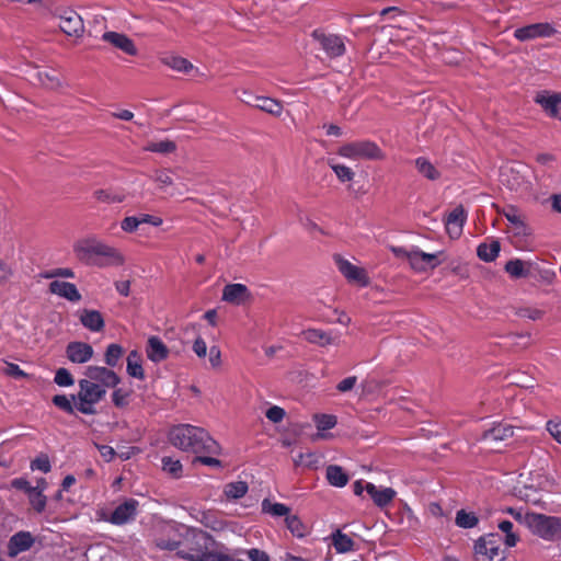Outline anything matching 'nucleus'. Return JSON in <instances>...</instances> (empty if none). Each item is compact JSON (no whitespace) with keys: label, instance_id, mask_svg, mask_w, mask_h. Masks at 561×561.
<instances>
[{"label":"nucleus","instance_id":"obj_4","mask_svg":"<svg viewBox=\"0 0 561 561\" xmlns=\"http://www.w3.org/2000/svg\"><path fill=\"white\" fill-rule=\"evenodd\" d=\"M337 154L350 160L381 161L386 158L383 150L369 139L345 142L339 147Z\"/></svg>","mask_w":561,"mask_h":561},{"label":"nucleus","instance_id":"obj_64","mask_svg":"<svg viewBox=\"0 0 561 561\" xmlns=\"http://www.w3.org/2000/svg\"><path fill=\"white\" fill-rule=\"evenodd\" d=\"M546 427L550 435L561 444V421H548Z\"/></svg>","mask_w":561,"mask_h":561},{"label":"nucleus","instance_id":"obj_47","mask_svg":"<svg viewBox=\"0 0 561 561\" xmlns=\"http://www.w3.org/2000/svg\"><path fill=\"white\" fill-rule=\"evenodd\" d=\"M123 354L124 350L121 345L110 344L104 355L105 364L110 367H115L118 364Z\"/></svg>","mask_w":561,"mask_h":561},{"label":"nucleus","instance_id":"obj_2","mask_svg":"<svg viewBox=\"0 0 561 561\" xmlns=\"http://www.w3.org/2000/svg\"><path fill=\"white\" fill-rule=\"evenodd\" d=\"M179 557L188 561H245L231 554L226 546L207 533L188 527Z\"/></svg>","mask_w":561,"mask_h":561},{"label":"nucleus","instance_id":"obj_53","mask_svg":"<svg viewBox=\"0 0 561 561\" xmlns=\"http://www.w3.org/2000/svg\"><path fill=\"white\" fill-rule=\"evenodd\" d=\"M53 402L56 407L64 410L67 413H72L76 408L77 400H73L72 397L68 398L65 394H57L53 398Z\"/></svg>","mask_w":561,"mask_h":561},{"label":"nucleus","instance_id":"obj_16","mask_svg":"<svg viewBox=\"0 0 561 561\" xmlns=\"http://www.w3.org/2000/svg\"><path fill=\"white\" fill-rule=\"evenodd\" d=\"M139 503L135 499L125 500L113 511L110 522L114 525H124L135 518Z\"/></svg>","mask_w":561,"mask_h":561},{"label":"nucleus","instance_id":"obj_18","mask_svg":"<svg viewBox=\"0 0 561 561\" xmlns=\"http://www.w3.org/2000/svg\"><path fill=\"white\" fill-rule=\"evenodd\" d=\"M93 354V347L84 342H70L66 347V356L73 364H85Z\"/></svg>","mask_w":561,"mask_h":561},{"label":"nucleus","instance_id":"obj_22","mask_svg":"<svg viewBox=\"0 0 561 561\" xmlns=\"http://www.w3.org/2000/svg\"><path fill=\"white\" fill-rule=\"evenodd\" d=\"M365 491L379 507L388 505L397 495V492L392 488H377L370 482L365 483Z\"/></svg>","mask_w":561,"mask_h":561},{"label":"nucleus","instance_id":"obj_10","mask_svg":"<svg viewBox=\"0 0 561 561\" xmlns=\"http://www.w3.org/2000/svg\"><path fill=\"white\" fill-rule=\"evenodd\" d=\"M557 34V28L549 22H540L517 27L514 37L519 42H528L537 38H549Z\"/></svg>","mask_w":561,"mask_h":561},{"label":"nucleus","instance_id":"obj_13","mask_svg":"<svg viewBox=\"0 0 561 561\" xmlns=\"http://www.w3.org/2000/svg\"><path fill=\"white\" fill-rule=\"evenodd\" d=\"M440 253H425L417 248H412L409 255V264L416 272L433 270L440 264L438 259Z\"/></svg>","mask_w":561,"mask_h":561},{"label":"nucleus","instance_id":"obj_38","mask_svg":"<svg viewBox=\"0 0 561 561\" xmlns=\"http://www.w3.org/2000/svg\"><path fill=\"white\" fill-rule=\"evenodd\" d=\"M327 479L333 486L342 488L346 485L348 477L339 466H329L327 468Z\"/></svg>","mask_w":561,"mask_h":561},{"label":"nucleus","instance_id":"obj_1","mask_svg":"<svg viewBox=\"0 0 561 561\" xmlns=\"http://www.w3.org/2000/svg\"><path fill=\"white\" fill-rule=\"evenodd\" d=\"M121 382L117 374L103 366H88L84 378L78 381L79 391L72 396L76 409L83 414H94L95 405L103 400L107 389L115 388Z\"/></svg>","mask_w":561,"mask_h":561},{"label":"nucleus","instance_id":"obj_43","mask_svg":"<svg viewBox=\"0 0 561 561\" xmlns=\"http://www.w3.org/2000/svg\"><path fill=\"white\" fill-rule=\"evenodd\" d=\"M285 523L289 531L298 538H302L308 534V527L300 520L297 515L287 516L285 518Z\"/></svg>","mask_w":561,"mask_h":561},{"label":"nucleus","instance_id":"obj_61","mask_svg":"<svg viewBox=\"0 0 561 561\" xmlns=\"http://www.w3.org/2000/svg\"><path fill=\"white\" fill-rule=\"evenodd\" d=\"M265 416L273 423H279L285 417V410L280 407L273 405L266 411Z\"/></svg>","mask_w":561,"mask_h":561},{"label":"nucleus","instance_id":"obj_35","mask_svg":"<svg viewBox=\"0 0 561 561\" xmlns=\"http://www.w3.org/2000/svg\"><path fill=\"white\" fill-rule=\"evenodd\" d=\"M154 181L158 187L170 196L182 194V192L173 187V179L169 171H158L154 175Z\"/></svg>","mask_w":561,"mask_h":561},{"label":"nucleus","instance_id":"obj_23","mask_svg":"<svg viewBox=\"0 0 561 561\" xmlns=\"http://www.w3.org/2000/svg\"><path fill=\"white\" fill-rule=\"evenodd\" d=\"M168 346L158 336H150L147 342L146 354L148 359L153 363H160L169 356Z\"/></svg>","mask_w":561,"mask_h":561},{"label":"nucleus","instance_id":"obj_42","mask_svg":"<svg viewBox=\"0 0 561 561\" xmlns=\"http://www.w3.org/2000/svg\"><path fill=\"white\" fill-rule=\"evenodd\" d=\"M38 82L47 89H57L61 82L56 71L38 70L36 72Z\"/></svg>","mask_w":561,"mask_h":561},{"label":"nucleus","instance_id":"obj_34","mask_svg":"<svg viewBox=\"0 0 561 561\" xmlns=\"http://www.w3.org/2000/svg\"><path fill=\"white\" fill-rule=\"evenodd\" d=\"M331 539L334 549L339 553L348 552L354 548L353 539L348 535L342 533L340 529L331 535Z\"/></svg>","mask_w":561,"mask_h":561},{"label":"nucleus","instance_id":"obj_44","mask_svg":"<svg viewBox=\"0 0 561 561\" xmlns=\"http://www.w3.org/2000/svg\"><path fill=\"white\" fill-rule=\"evenodd\" d=\"M505 218L517 229V231L524 232L526 227L524 222V216L513 206H508L503 210Z\"/></svg>","mask_w":561,"mask_h":561},{"label":"nucleus","instance_id":"obj_7","mask_svg":"<svg viewBox=\"0 0 561 561\" xmlns=\"http://www.w3.org/2000/svg\"><path fill=\"white\" fill-rule=\"evenodd\" d=\"M501 182L511 191L528 193L531 190L528 170L524 165H506L501 170Z\"/></svg>","mask_w":561,"mask_h":561},{"label":"nucleus","instance_id":"obj_33","mask_svg":"<svg viewBox=\"0 0 561 561\" xmlns=\"http://www.w3.org/2000/svg\"><path fill=\"white\" fill-rule=\"evenodd\" d=\"M313 421L318 428V433L313 437L314 440L325 438V434L322 432L331 430L336 425V416L332 414H317L314 415Z\"/></svg>","mask_w":561,"mask_h":561},{"label":"nucleus","instance_id":"obj_29","mask_svg":"<svg viewBox=\"0 0 561 561\" xmlns=\"http://www.w3.org/2000/svg\"><path fill=\"white\" fill-rule=\"evenodd\" d=\"M82 325L90 331L100 332L104 328L102 314L96 310L84 309L80 314Z\"/></svg>","mask_w":561,"mask_h":561},{"label":"nucleus","instance_id":"obj_28","mask_svg":"<svg viewBox=\"0 0 561 561\" xmlns=\"http://www.w3.org/2000/svg\"><path fill=\"white\" fill-rule=\"evenodd\" d=\"M302 337L309 343L317 344L319 346H327L336 342L330 333L319 329H307L301 332Z\"/></svg>","mask_w":561,"mask_h":561},{"label":"nucleus","instance_id":"obj_8","mask_svg":"<svg viewBox=\"0 0 561 561\" xmlns=\"http://www.w3.org/2000/svg\"><path fill=\"white\" fill-rule=\"evenodd\" d=\"M476 561H503L505 551L501 548L499 536L490 534L483 536L474 543Z\"/></svg>","mask_w":561,"mask_h":561},{"label":"nucleus","instance_id":"obj_31","mask_svg":"<svg viewBox=\"0 0 561 561\" xmlns=\"http://www.w3.org/2000/svg\"><path fill=\"white\" fill-rule=\"evenodd\" d=\"M415 168L427 180L436 181L440 178L439 170L425 157H420L415 160Z\"/></svg>","mask_w":561,"mask_h":561},{"label":"nucleus","instance_id":"obj_6","mask_svg":"<svg viewBox=\"0 0 561 561\" xmlns=\"http://www.w3.org/2000/svg\"><path fill=\"white\" fill-rule=\"evenodd\" d=\"M186 529L187 527L184 525L172 523L164 524L156 534L154 543L159 549L175 551L179 556V550L182 548Z\"/></svg>","mask_w":561,"mask_h":561},{"label":"nucleus","instance_id":"obj_58","mask_svg":"<svg viewBox=\"0 0 561 561\" xmlns=\"http://www.w3.org/2000/svg\"><path fill=\"white\" fill-rule=\"evenodd\" d=\"M3 373L15 379L26 378L28 375L22 370L16 364L5 362Z\"/></svg>","mask_w":561,"mask_h":561},{"label":"nucleus","instance_id":"obj_36","mask_svg":"<svg viewBox=\"0 0 561 561\" xmlns=\"http://www.w3.org/2000/svg\"><path fill=\"white\" fill-rule=\"evenodd\" d=\"M500 252V242L493 240L490 243H482L477 249L478 256L485 262H492L496 259Z\"/></svg>","mask_w":561,"mask_h":561},{"label":"nucleus","instance_id":"obj_32","mask_svg":"<svg viewBox=\"0 0 561 561\" xmlns=\"http://www.w3.org/2000/svg\"><path fill=\"white\" fill-rule=\"evenodd\" d=\"M127 374L137 379L145 378V371L142 369L141 356L137 351H131L127 356Z\"/></svg>","mask_w":561,"mask_h":561},{"label":"nucleus","instance_id":"obj_27","mask_svg":"<svg viewBox=\"0 0 561 561\" xmlns=\"http://www.w3.org/2000/svg\"><path fill=\"white\" fill-rule=\"evenodd\" d=\"M513 434L514 430L512 425L500 423L484 432L482 439L486 443L503 442L511 438Z\"/></svg>","mask_w":561,"mask_h":561},{"label":"nucleus","instance_id":"obj_11","mask_svg":"<svg viewBox=\"0 0 561 561\" xmlns=\"http://www.w3.org/2000/svg\"><path fill=\"white\" fill-rule=\"evenodd\" d=\"M334 260L339 271L350 283L356 284L362 287L368 285L369 278L367 276L366 271L363 267L357 266L350 262L348 260L339 255L335 256Z\"/></svg>","mask_w":561,"mask_h":561},{"label":"nucleus","instance_id":"obj_51","mask_svg":"<svg viewBox=\"0 0 561 561\" xmlns=\"http://www.w3.org/2000/svg\"><path fill=\"white\" fill-rule=\"evenodd\" d=\"M27 495H28V501H30L32 507L36 512L41 513L45 510L46 496L43 495V492L39 489H32V491H30V493Z\"/></svg>","mask_w":561,"mask_h":561},{"label":"nucleus","instance_id":"obj_17","mask_svg":"<svg viewBox=\"0 0 561 561\" xmlns=\"http://www.w3.org/2000/svg\"><path fill=\"white\" fill-rule=\"evenodd\" d=\"M102 41L122 50L126 55H137V47L134 41L124 33L108 31L103 33Z\"/></svg>","mask_w":561,"mask_h":561},{"label":"nucleus","instance_id":"obj_20","mask_svg":"<svg viewBox=\"0 0 561 561\" xmlns=\"http://www.w3.org/2000/svg\"><path fill=\"white\" fill-rule=\"evenodd\" d=\"M94 256L103 259V262L101 263L103 266H122L125 263V256L118 249L101 240Z\"/></svg>","mask_w":561,"mask_h":561},{"label":"nucleus","instance_id":"obj_5","mask_svg":"<svg viewBox=\"0 0 561 561\" xmlns=\"http://www.w3.org/2000/svg\"><path fill=\"white\" fill-rule=\"evenodd\" d=\"M526 527L535 536L546 541H557L561 538V517L534 513L526 520Z\"/></svg>","mask_w":561,"mask_h":561},{"label":"nucleus","instance_id":"obj_45","mask_svg":"<svg viewBox=\"0 0 561 561\" xmlns=\"http://www.w3.org/2000/svg\"><path fill=\"white\" fill-rule=\"evenodd\" d=\"M293 461L296 467L317 468L320 462V457L314 453H300L293 458Z\"/></svg>","mask_w":561,"mask_h":561},{"label":"nucleus","instance_id":"obj_41","mask_svg":"<svg viewBox=\"0 0 561 561\" xmlns=\"http://www.w3.org/2000/svg\"><path fill=\"white\" fill-rule=\"evenodd\" d=\"M248 492V484L243 481L230 482L225 485L224 493L227 499L238 500Z\"/></svg>","mask_w":561,"mask_h":561},{"label":"nucleus","instance_id":"obj_56","mask_svg":"<svg viewBox=\"0 0 561 561\" xmlns=\"http://www.w3.org/2000/svg\"><path fill=\"white\" fill-rule=\"evenodd\" d=\"M112 401L117 408L126 407L129 402V391L123 388H116L112 393Z\"/></svg>","mask_w":561,"mask_h":561},{"label":"nucleus","instance_id":"obj_46","mask_svg":"<svg viewBox=\"0 0 561 561\" xmlns=\"http://www.w3.org/2000/svg\"><path fill=\"white\" fill-rule=\"evenodd\" d=\"M262 511L275 517L289 516L290 508L283 503H272L268 500L262 502Z\"/></svg>","mask_w":561,"mask_h":561},{"label":"nucleus","instance_id":"obj_25","mask_svg":"<svg viewBox=\"0 0 561 561\" xmlns=\"http://www.w3.org/2000/svg\"><path fill=\"white\" fill-rule=\"evenodd\" d=\"M249 298V291L243 284H230L224 288L222 299L225 301L240 305Z\"/></svg>","mask_w":561,"mask_h":561},{"label":"nucleus","instance_id":"obj_9","mask_svg":"<svg viewBox=\"0 0 561 561\" xmlns=\"http://www.w3.org/2000/svg\"><path fill=\"white\" fill-rule=\"evenodd\" d=\"M504 270L513 279L537 278L539 276H542V271L539 264L530 260H510L508 262H506Z\"/></svg>","mask_w":561,"mask_h":561},{"label":"nucleus","instance_id":"obj_49","mask_svg":"<svg viewBox=\"0 0 561 561\" xmlns=\"http://www.w3.org/2000/svg\"><path fill=\"white\" fill-rule=\"evenodd\" d=\"M456 524L461 528H472L478 524V517L471 512L460 510L456 515Z\"/></svg>","mask_w":561,"mask_h":561},{"label":"nucleus","instance_id":"obj_60","mask_svg":"<svg viewBox=\"0 0 561 561\" xmlns=\"http://www.w3.org/2000/svg\"><path fill=\"white\" fill-rule=\"evenodd\" d=\"M31 468L46 473L50 470V461L47 456L42 455L32 461Z\"/></svg>","mask_w":561,"mask_h":561},{"label":"nucleus","instance_id":"obj_62","mask_svg":"<svg viewBox=\"0 0 561 561\" xmlns=\"http://www.w3.org/2000/svg\"><path fill=\"white\" fill-rule=\"evenodd\" d=\"M517 314L522 318L538 320L542 317V311L537 308L523 307L518 309Z\"/></svg>","mask_w":561,"mask_h":561},{"label":"nucleus","instance_id":"obj_48","mask_svg":"<svg viewBox=\"0 0 561 561\" xmlns=\"http://www.w3.org/2000/svg\"><path fill=\"white\" fill-rule=\"evenodd\" d=\"M162 469L173 478H179L182 474L183 467L180 460L171 457H163Z\"/></svg>","mask_w":561,"mask_h":561},{"label":"nucleus","instance_id":"obj_50","mask_svg":"<svg viewBox=\"0 0 561 561\" xmlns=\"http://www.w3.org/2000/svg\"><path fill=\"white\" fill-rule=\"evenodd\" d=\"M499 529L505 534V543L507 547L516 546L518 536L513 531V524L508 520L499 522Z\"/></svg>","mask_w":561,"mask_h":561},{"label":"nucleus","instance_id":"obj_54","mask_svg":"<svg viewBox=\"0 0 561 561\" xmlns=\"http://www.w3.org/2000/svg\"><path fill=\"white\" fill-rule=\"evenodd\" d=\"M54 381L60 387H70L75 383L72 375L66 368L57 369Z\"/></svg>","mask_w":561,"mask_h":561},{"label":"nucleus","instance_id":"obj_3","mask_svg":"<svg viewBox=\"0 0 561 561\" xmlns=\"http://www.w3.org/2000/svg\"><path fill=\"white\" fill-rule=\"evenodd\" d=\"M170 443L184 451L220 455V445L202 427L190 424L174 426L169 433Z\"/></svg>","mask_w":561,"mask_h":561},{"label":"nucleus","instance_id":"obj_55","mask_svg":"<svg viewBox=\"0 0 561 561\" xmlns=\"http://www.w3.org/2000/svg\"><path fill=\"white\" fill-rule=\"evenodd\" d=\"M201 523L216 531L221 530L224 528V523L210 512H204L202 514Z\"/></svg>","mask_w":561,"mask_h":561},{"label":"nucleus","instance_id":"obj_30","mask_svg":"<svg viewBox=\"0 0 561 561\" xmlns=\"http://www.w3.org/2000/svg\"><path fill=\"white\" fill-rule=\"evenodd\" d=\"M255 104L252 106L260 108L263 112H266L273 116L279 117L283 113V105L279 101L267 98V96H255Z\"/></svg>","mask_w":561,"mask_h":561},{"label":"nucleus","instance_id":"obj_39","mask_svg":"<svg viewBox=\"0 0 561 561\" xmlns=\"http://www.w3.org/2000/svg\"><path fill=\"white\" fill-rule=\"evenodd\" d=\"M329 165L342 183L352 182L355 178V172L352 170V168L336 162L335 160H330Z\"/></svg>","mask_w":561,"mask_h":561},{"label":"nucleus","instance_id":"obj_63","mask_svg":"<svg viewBox=\"0 0 561 561\" xmlns=\"http://www.w3.org/2000/svg\"><path fill=\"white\" fill-rule=\"evenodd\" d=\"M208 360L213 368H219L221 366V352L218 346H211L209 348Z\"/></svg>","mask_w":561,"mask_h":561},{"label":"nucleus","instance_id":"obj_21","mask_svg":"<svg viewBox=\"0 0 561 561\" xmlns=\"http://www.w3.org/2000/svg\"><path fill=\"white\" fill-rule=\"evenodd\" d=\"M466 219L467 214L462 206H457L448 214L445 226L450 238L456 239L461 234Z\"/></svg>","mask_w":561,"mask_h":561},{"label":"nucleus","instance_id":"obj_19","mask_svg":"<svg viewBox=\"0 0 561 561\" xmlns=\"http://www.w3.org/2000/svg\"><path fill=\"white\" fill-rule=\"evenodd\" d=\"M59 26L69 36H80L84 30L81 16L72 10L64 11L60 15Z\"/></svg>","mask_w":561,"mask_h":561},{"label":"nucleus","instance_id":"obj_59","mask_svg":"<svg viewBox=\"0 0 561 561\" xmlns=\"http://www.w3.org/2000/svg\"><path fill=\"white\" fill-rule=\"evenodd\" d=\"M356 385H357V377L350 376V377L344 378L336 385V390L341 393H346V392L352 391Z\"/></svg>","mask_w":561,"mask_h":561},{"label":"nucleus","instance_id":"obj_24","mask_svg":"<svg viewBox=\"0 0 561 561\" xmlns=\"http://www.w3.org/2000/svg\"><path fill=\"white\" fill-rule=\"evenodd\" d=\"M49 290L51 294L69 301H79L81 299L78 288L72 283L54 280L49 284Z\"/></svg>","mask_w":561,"mask_h":561},{"label":"nucleus","instance_id":"obj_12","mask_svg":"<svg viewBox=\"0 0 561 561\" xmlns=\"http://www.w3.org/2000/svg\"><path fill=\"white\" fill-rule=\"evenodd\" d=\"M534 101L549 117L561 122V95L559 93L542 90L536 93Z\"/></svg>","mask_w":561,"mask_h":561},{"label":"nucleus","instance_id":"obj_26","mask_svg":"<svg viewBox=\"0 0 561 561\" xmlns=\"http://www.w3.org/2000/svg\"><path fill=\"white\" fill-rule=\"evenodd\" d=\"M100 240L95 237H88L78 240L73 244V251L80 260L89 259L96 253Z\"/></svg>","mask_w":561,"mask_h":561},{"label":"nucleus","instance_id":"obj_40","mask_svg":"<svg viewBox=\"0 0 561 561\" xmlns=\"http://www.w3.org/2000/svg\"><path fill=\"white\" fill-rule=\"evenodd\" d=\"M175 149H176L175 142L172 140H169V139L159 140V141H149L144 147L145 151L157 152V153H162V154L171 153Z\"/></svg>","mask_w":561,"mask_h":561},{"label":"nucleus","instance_id":"obj_14","mask_svg":"<svg viewBox=\"0 0 561 561\" xmlns=\"http://www.w3.org/2000/svg\"><path fill=\"white\" fill-rule=\"evenodd\" d=\"M312 36L320 43L321 47L330 57H339L345 53L343 37L335 34H324L319 31H314Z\"/></svg>","mask_w":561,"mask_h":561},{"label":"nucleus","instance_id":"obj_15","mask_svg":"<svg viewBox=\"0 0 561 561\" xmlns=\"http://www.w3.org/2000/svg\"><path fill=\"white\" fill-rule=\"evenodd\" d=\"M35 543V537L30 531H18L10 537L7 543V553L10 558H15L20 553L28 551Z\"/></svg>","mask_w":561,"mask_h":561},{"label":"nucleus","instance_id":"obj_57","mask_svg":"<svg viewBox=\"0 0 561 561\" xmlns=\"http://www.w3.org/2000/svg\"><path fill=\"white\" fill-rule=\"evenodd\" d=\"M140 226L139 216L125 217L121 222V229L125 232L133 233Z\"/></svg>","mask_w":561,"mask_h":561},{"label":"nucleus","instance_id":"obj_52","mask_svg":"<svg viewBox=\"0 0 561 561\" xmlns=\"http://www.w3.org/2000/svg\"><path fill=\"white\" fill-rule=\"evenodd\" d=\"M230 553L237 554V557L240 559H242L240 557L241 554H247L251 561H270V557L267 556V553L265 551L256 549V548H253V549H250L247 551L239 549V550H234L233 552L230 551Z\"/></svg>","mask_w":561,"mask_h":561},{"label":"nucleus","instance_id":"obj_37","mask_svg":"<svg viewBox=\"0 0 561 561\" xmlns=\"http://www.w3.org/2000/svg\"><path fill=\"white\" fill-rule=\"evenodd\" d=\"M162 62L170 67L171 69L187 73L194 69V66L192 62H190L187 59L180 57V56H168L162 58Z\"/></svg>","mask_w":561,"mask_h":561}]
</instances>
